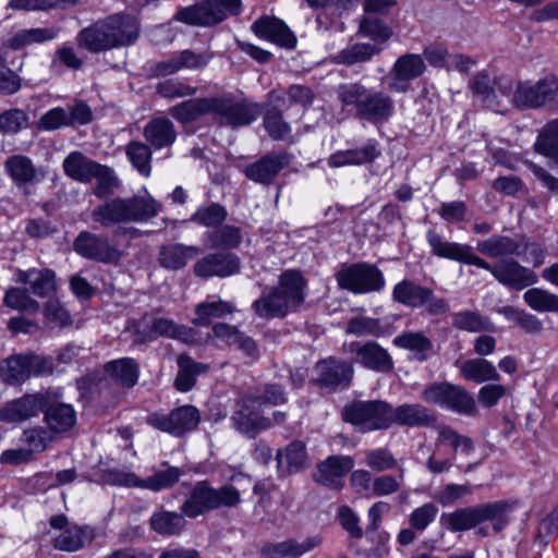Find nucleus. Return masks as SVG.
I'll use <instances>...</instances> for the list:
<instances>
[{
	"instance_id": "1",
	"label": "nucleus",
	"mask_w": 558,
	"mask_h": 558,
	"mask_svg": "<svg viewBox=\"0 0 558 558\" xmlns=\"http://www.w3.org/2000/svg\"><path fill=\"white\" fill-rule=\"evenodd\" d=\"M426 239L434 255L488 270L499 283L508 288L522 290L538 281L537 275L532 269L514 259H502L493 266L475 255L470 245L446 241L434 230L427 231Z\"/></svg>"
},
{
	"instance_id": "2",
	"label": "nucleus",
	"mask_w": 558,
	"mask_h": 558,
	"mask_svg": "<svg viewBox=\"0 0 558 558\" xmlns=\"http://www.w3.org/2000/svg\"><path fill=\"white\" fill-rule=\"evenodd\" d=\"M306 284L301 271L284 270L279 276L278 286L265 288L262 295L253 302L252 308L262 318H282L303 304Z\"/></svg>"
},
{
	"instance_id": "3",
	"label": "nucleus",
	"mask_w": 558,
	"mask_h": 558,
	"mask_svg": "<svg viewBox=\"0 0 558 558\" xmlns=\"http://www.w3.org/2000/svg\"><path fill=\"white\" fill-rule=\"evenodd\" d=\"M511 511L512 506L505 500L485 502L444 513L441 515V523L447 530L454 533L478 527L475 533L482 537H486L489 535V529L482 526V524L490 522L492 531L499 533L510 523Z\"/></svg>"
},
{
	"instance_id": "4",
	"label": "nucleus",
	"mask_w": 558,
	"mask_h": 558,
	"mask_svg": "<svg viewBox=\"0 0 558 558\" xmlns=\"http://www.w3.org/2000/svg\"><path fill=\"white\" fill-rule=\"evenodd\" d=\"M337 97L343 107H353L360 120L372 124L388 122L396 111L391 96L357 82L340 84L337 87Z\"/></svg>"
},
{
	"instance_id": "5",
	"label": "nucleus",
	"mask_w": 558,
	"mask_h": 558,
	"mask_svg": "<svg viewBox=\"0 0 558 558\" xmlns=\"http://www.w3.org/2000/svg\"><path fill=\"white\" fill-rule=\"evenodd\" d=\"M161 205L151 196L114 197L96 206L90 217L102 228L144 222L156 217Z\"/></svg>"
},
{
	"instance_id": "6",
	"label": "nucleus",
	"mask_w": 558,
	"mask_h": 558,
	"mask_svg": "<svg viewBox=\"0 0 558 558\" xmlns=\"http://www.w3.org/2000/svg\"><path fill=\"white\" fill-rule=\"evenodd\" d=\"M241 501V492L233 485L216 488L203 480L191 486L180 510L185 517L196 519L220 508H235Z\"/></svg>"
},
{
	"instance_id": "7",
	"label": "nucleus",
	"mask_w": 558,
	"mask_h": 558,
	"mask_svg": "<svg viewBox=\"0 0 558 558\" xmlns=\"http://www.w3.org/2000/svg\"><path fill=\"white\" fill-rule=\"evenodd\" d=\"M262 113L258 104L232 96H215L211 104V117L221 126L239 129L252 124Z\"/></svg>"
},
{
	"instance_id": "8",
	"label": "nucleus",
	"mask_w": 558,
	"mask_h": 558,
	"mask_svg": "<svg viewBox=\"0 0 558 558\" xmlns=\"http://www.w3.org/2000/svg\"><path fill=\"white\" fill-rule=\"evenodd\" d=\"M421 398L433 405L451 410L463 415H474L476 403L471 392L464 387L448 381H436L427 385Z\"/></svg>"
},
{
	"instance_id": "9",
	"label": "nucleus",
	"mask_w": 558,
	"mask_h": 558,
	"mask_svg": "<svg viewBox=\"0 0 558 558\" xmlns=\"http://www.w3.org/2000/svg\"><path fill=\"white\" fill-rule=\"evenodd\" d=\"M343 420L366 433L390 427V404L381 400L353 401L342 411Z\"/></svg>"
},
{
	"instance_id": "10",
	"label": "nucleus",
	"mask_w": 558,
	"mask_h": 558,
	"mask_svg": "<svg viewBox=\"0 0 558 558\" xmlns=\"http://www.w3.org/2000/svg\"><path fill=\"white\" fill-rule=\"evenodd\" d=\"M336 281L340 289L354 294L379 292L386 284L383 271L364 262L342 266L336 274Z\"/></svg>"
},
{
	"instance_id": "11",
	"label": "nucleus",
	"mask_w": 558,
	"mask_h": 558,
	"mask_svg": "<svg viewBox=\"0 0 558 558\" xmlns=\"http://www.w3.org/2000/svg\"><path fill=\"white\" fill-rule=\"evenodd\" d=\"M241 11V0H208L179 10L173 19L193 26H211L236 15Z\"/></svg>"
},
{
	"instance_id": "12",
	"label": "nucleus",
	"mask_w": 558,
	"mask_h": 558,
	"mask_svg": "<svg viewBox=\"0 0 558 558\" xmlns=\"http://www.w3.org/2000/svg\"><path fill=\"white\" fill-rule=\"evenodd\" d=\"M558 97V77L547 75L535 83L518 82L511 105L518 109H538Z\"/></svg>"
},
{
	"instance_id": "13",
	"label": "nucleus",
	"mask_w": 558,
	"mask_h": 558,
	"mask_svg": "<svg viewBox=\"0 0 558 558\" xmlns=\"http://www.w3.org/2000/svg\"><path fill=\"white\" fill-rule=\"evenodd\" d=\"M73 250L82 257L102 264L117 265L122 252L110 243L108 236L81 231L73 242Z\"/></svg>"
},
{
	"instance_id": "14",
	"label": "nucleus",
	"mask_w": 558,
	"mask_h": 558,
	"mask_svg": "<svg viewBox=\"0 0 558 558\" xmlns=\"http://www.w3.org/2000/svg\"><path fill=\"white\" fill-rule=\"evenodd\" d=\"M199 421V411L193 405L179 407L168 414L156 412L147 416L148 425L177 437L196 428Z\"/></svg>"
},
{
	"instance_id": "15",
	"label": "nucleus",
	"mask_w": 558,
	"mask_h": 558,
	"mask_svg": "<svg viewBox=\"0 0 558 558\" xmlns=\"http://www.w3.org/2000/svg\"><path fill=\"white\" fill-rule=\"evenodd\" d=\"M92 121L90 108L80 101L73 106L54 107L45 112L37 122L40 131L51 132L62 128L84 125Z\"/></svg>"
},
{
	"instance_id": "16",
	"label": "nucleus",
	"mask_w": 558,
	"mask_h": 558,
	"mask_svg": "<svg viewBox=\"0 0 558 558\" xmlns=\"http://www.w3.org/2000/svg\"><path fill=\"white\" fill-rule=\"evenodd\" d=\"M314 371L316 385L329 391L349 387L353 376L349 362L332 356L318 361Z\"/></svg>"
},
{
	"instance_id": "17",
	"label": "nucleus",
	"mask_w": 558,
	"mask_h": 558,
	"mask_svg": "<svg viewBox=\"0 0 558 558\" xmlns=\"http://www.w3.org/2000/svg\"><path fill=\"white\" fill-rule=\"evenodd\" d=\"M47 407V393H26L0 408V422L22 423L37 416Z\"/></svg>"
},
{
	"instance_id": "18",
	"label": "nucleus",
	"mask_w": 558,
	"mask_h": 558,
	"mask_svg": "<svg viewBox=\"0 0 558 558\" xmlns=\"http://www.w3.org/2000/svg\"><path fill=\"white\" fill-rule=\"evenodd\" d=\"M240 269L239 256L230 252L209 253L198 259L193 267L195 276L203 279L230 277L239 274Z\"/></svg>"
},
{
	"instance_id": "19",
	"label": "nucleus",
	"mask_w": 558,
	"mask_h": 558,
	"mask_svg": "<svg viewBox=\"0 0 558 558\" xmlns=\"http://www.w3.org/2000/svg\"><path fill=\"white\" fill-rule=\"evenodd\" d=\"M3 168L12 183L24 191L45 179L44 170L36 167L26 155L14 154L9 156L3 162Z\"/></svg>"
},
{
	"instance_id": "20",
	"label": "nucleus",
	"mask_w": 558,
	"mask_h": 558,
	"mask_svg": "<svg viewBox=\"0 0 558 558\" xmlns=\"http://www.w3.org/2000/svg\"><path fill=\"white\" fill-rule=\"evenodd\" d=\"M350 352L354 354L355 362L367 369L377 373H389L393 369L391 355L375 341L352 342Z\"/></svg>"
},
{
	"instance_id": "21",
	"label": "nucleus",
	"mask_w": 558,
	"mask_h": 558,
	"mask_svg": "<svg viewBox=\"0 0 558 558\" xmlns=\"http://www.w3.org/2000/svg\"><path fill=\"white\" fill-rule=\"evenodd\" d=\"M288 165L289 157L287 154L269 153L247 165L243 172L248 180L255 183L270 185Z\"/></svg>"
},
{
	"instance_id": "22",
	"label": "nucleus",
	"mask_w": 558,
	"mask_h": 558,
	"mask_svg": "<svg viewBox=\"0 0 558 558\" xmlns=\"http://www.w3.org/2000/svg\"><path fill=\"white\" fill-rule=\"evenodd\" d=\"M251 29L258 38L268 40L280 47L293 49L296 45L294 34L279 19L262 16L252 24Z\"/></svg>"
},
{
	"instance_id": "23",
	"label": "nucleus",
	"mask_w": 558,
	"mask_h": 558,
	"mask_svg": "<svg viewBox=\"0 0 558 558\" xmlns=\"http://www.w3.org/2000/svg\"><path fill=\"white\" fill-rule=\"evenodd\" d=\"M354 463L347 456H331L317 465L314 478L317 483L340 489L343 486V477L352 470Z\"/></svg>"
},
{
	"instance_id": "24",
	"label": "nucleus",
	"mask_w": 558,
	"mask_h": 558,
	"mask_svg": "<svg viewBox=\"0 0 558 558\" xmlns=\"http://www.w3.org/2000/svg\"><path fill=\"white\" fill-rule=\"evenodd\" d=\"M112 27L107 26L104 20L99 21L77 34V45L94 53L117 48V38L109 33Z\"/></svg>"
},
{
	"instance_id": "25",
	"label": "nucleus",
	"mask_w": 558,
	"mask_h": 558,
	"mask_svg": "<svg viewBox=\"0 0 558 558\" xmlns=\"http://www.w3.org/2000/svg\"><path fill=\"white\" fill-rule=\"evenodd\" d=\"M257 404L252 397H244L239 409L232 415L234 426L251 437H254L258 430L270 426V421L259 415L255 410Z\"/></svg>"
},
{
	"instance_id": "26",
	"label": "nucleus",
	"mask_w": 558,
	"mask_h": 558,
	"mask_svg": "<svg viewBox=\"0 0 558 558\" xmlns=\"http://www.w3.org/2000/svg\"><path fill=\"white\" fill-rule=\"evenodd\" d=\"M380 155L378 144L374 140L367 141L362 147L338 150L329 156L327 163L331 168L344 166H361L373 162Z\"/></svg>"
},
{
	"instance_id": "27",
	"label": "nucleus",
	"mask_w": 558,
	"mask_h": 558,
	"mask_svg": "<svg viewBox=\"0 0 558 558\" xmlns=\"http://www.w3.org/2000/svg\"><path fill=\"white\" fill-rule=\"evenodd\" d=\"M435 415L420 403H404L392 408L390 405V427L393 424L408 427H423L433 424Z\"/></svg>"
},
{
	"instance_id": "28",
	"label": "nucleus",
	"mask_w": 558,
	"mask_h": 558,
	"mask_svg": "<svg viewBox=\"0 0 558 558\" xmlns=\"http://www.w3.org/2000/svg\"><path fill=\"white\" fill-rule=\"evenodd\" d=\"M323 543L320 535H313L300 542L295 538H288L278 543H266L262 553L267 556H279L282 558H300L302 555L319 547Z\"/></svg>"
},
{
	"instance_id": "29",
	"label": "nucleus",
	"mask_w": 558,
	"mask_h": 558,
	"mask_svg": "<svg viewBox=\"0 0 558 558\" xmlns=\"http://www.w3.org/2000/svg\"><path fill=\"white\" fill-rule=\"evenodd\" d=\"M198 254L199 248L196 246L167 244L159 248L158 262L165 269L177 271L184 268L187 262Z\"/></svg>"
},
{
	"instance_id": "30",
	"label": "nucleus",
	"mask_w": 558,
	"mask_h": 558,
	"mask_svg": "<svg viewBox=\"0 0 558 558\" xmlns=\"http://www.w3.org/2000/svg\"><path fill=\"white\" fill-rule=\"evenodd\" d=\"M17 281L28 284L32 292L39 298H46L56 290V274L49 268L19 270Z\"/></svg>"
},
{
	"instance_id": "31",
	"label": "nucleus",
	"mask_w": 558,
	"mask_h": 558,
	"mask_svg": "<svg viewBox=\"0 0 558 558\" xmlns=\"http://www.w3.org/2000/svg\"><path fill=\"white\" fill-rule=\"evenodd\" d=\"M98 163L95 160L89 159L81 151L70 153L62 162L64 173L81 183H89L95 177V171L98 169Z\"/></svg>"
},
{
	"instance_id": "32",
	"label": "nucleus",
	"mask_w": 558,
	"mask_h": 558,
	"mask_svg": "<svg viewBox=\"0 0 558 558\" xmlns=\"http://www.w3.org/2000/svg\"><path fill=\"white\" fill-rule=\"evenodd\" d=\"M143 135L156 149L171 146L177 138L174 124L167 118H154L144 128Z\"/></svg>"
},
{
	"instance_id": "33",
	"label": "nucleus",
	"mask_w": 558,
	"mask_h": 558,
	"mask_svg": "<svg viewBox=\"0 0 558 558\" xmlns=\"http://www.w3.org/2000/svg\"><path fill=\"white\" fill-rule=\"evenodd\" d=\"M106 25L112 27V33L117 38L114 44L117 48L130 46L135 43L140 33L137 20L129 14H114L104 20Z\"/></svg>"
},
{
	"instance_id": "34",
	"label": "nucleus",
	"mask_w": 558,
	"mask_h": 558,
	"mask_svg": "<svg viewBox=\"0 0 558 558\" xmlns=\"http://www.w3.org/2000/svg\"><path fill=\"white\" fill-rule=\"evenodd\" d=\"M179 367L174 379V387L181 392H187L196 384V377L209 371V365L194 361L190 355L182 353L177 357Z\"/></svg>"
},
{
	"instance_id": "35",
	"label": "nucleus",
	"mask_w": 558,
	"mask_h": 558,
	"mask_svg": "<svg viewBox=\"0 0 558 558\" xmlns=\"http://www.w3.org/2000/svg\"><path fill=\"white\" fill-rule=\"evenodd\" d=\"M535 153L548 159L551 168H558V119L547 122L538 132L534 143Z\"/></svg>"
},
{
	"instance_id": "36",
	"label": "nucleus",
	"mask_w": 558,
	"mask_h": 558,
	"mask_svg": "<svg viewBox=\"0 0 558 558\" xmlns=\"http://www.w3.org/2000/svg\"><path fill=\"white\" fill-rule=\"evenodd\" d=\"M522 243L507 235L494 234L488 239L478 241L476 250L492 258L521 255Z\"/></svg>"
},
{
	"instance_id": "37",
	"label": "nucleus",
	"mask_w": 558,
	"mask_h": 558,
	"mask_svg": "<svg viewBox=\"0 0 558 558\" xmlns=\"http://www.w3.org/2000/svg\"><path fill=\"white\" fill-rule=\"evenodd\" d=\"M45 422L53 433H64L72 428L76 422V413L72 405L66 403L49 402L47 395V407L43 410Z\"/></svg>"
},
{
	"instance_id": "38",
	"label": "nucleus",
	"mask_w": 558,
	"mask_h": 558,
	"mask_svg": "<svg viewBox=\"0 0 558 558\" xmlns=\"http://www.w3.org/2000/svg\"><path fill=\"white\" fill-rule=\"evenodd\" d=\"M393 344L414 352V357L418 362L426 361L434 353L433 341L422 331H404L393 338Z\"/></svg>"
},
{
	"instance_id": "39",
	"label": "nucleus",
	"mask_w": 558,
	"mask_h": 558,
	"mask_svg": "<svg viewBox=\"0 0 558 558\" xmlns=\"http://www.w3.org/2000/svg\"><path fill=\"white\" fill-rule=\"evenodd\" d=\"M460 374L465 380L476 384L500 380V374L496 366L490 361L483 357H474L464 361L460 366Z\"/></svg>"
},
{
	"instance_id": "40",
	"label": "nucleus",
	"mask_w": 558,
	"mask_h": 558,
	"mask_svg": "<svg viewBox=\"0 0 558 558\" xmlns=\"http://www.w3.org/2000/svg\"><path fill=\"white\" fill-rule=\"evenodd\" d=\"M235 312L233 303L216 300L205 301L198 303L194 308L195 317L192 319V324L201 327H208L213 319L223 318Z\"/></svg>"
},
{
	"instance_id": "41",
	"label": "nucleus",
	"mask_w": 558,
	"mask_h": 558,
	"mask_svg": "<svg viewBox=\"0 0 558 558\" xmlns=\"http://www.w3.org/2000/svg\"><path fill=\"white\" fill-rule=\"evenodd\" d=\"M211 104L213 97L194 98L171 107L169 113L175 120L187 123L205 114L211 116Z\"/></svg>"
},
{
	"instance_id": "42",
	"label": "nucleus",
	"mask_w": 558,
	"mask_h": 558,
	"mask_svg": "<svg viewBox=\"0 0 558 558\" xmlns=\"http://www.w3.org/2000/svg\"><path fill=\"white\" fill-rule=\"evenodd\" d=\"M470 88L474 96H476L487 108L501 112L504 110V101L496 95L494 88V81L489 75L482 71L475 74L470 82Z\"/></svg>"
},
{
	"instance_id": "43",
	"label": "nucleus",
	"mask_w": 558,
	"mask_h": 558,
	"mask_svg": "<svg viewBox=\"0 0 558 558\" xmlns=\"http://www.w3.org/2000/svg\"><path fill=\"white\" fill-rule=\"evenodd\" d=\"M106 373L118 385L133 387L138 379L140 366L131 357L110 361L105 366Z\"/></svg>"
},
{
	"instance_id": "44",
	"label": "nucleus",
	"mask_w": 558,
	"mask_h": 558,
	"mask_svg": "<svg viewBox=\"0 0 558 558\" xmlns=\"http://www.w3.org/2000/svg\"><path fill=\"white\" fill-rule=\"evenodd\" d=\"M149 320L156 339L162 337L185 343L194 341L195 331L191 327L177 324L174 320L166 317H153Z\"/></svg>"
},
{
	"instance_id": "45",
	"label": "nucleus",
	"mask_w": 558,
	"mask_h": 558,
	"mask_svg": "<svg viewBox=\"0 0 558 558\" xmlns=\"http://www.w3.org/2000/svg\"><path fill=\"white\" fill-rule=\"evenodd\" d=\"M381 50L383 48L376 44L355 43L339 51L333 57V62L345 65L364 63L369 61L374 56L379 54Z\"/></svg>"
},
{
	"instance_id": "46",
	"label": "nucleus",
	"mask_w": 558,
	"mask_h": 558,
	"mask_svg": "<svg viewBox=\"0 0 558 558\" xmlns=\"http://www.w3.org/2000/svg\"><path fill=\"white\" fill-rule=\"evenodd\" d=\"M278 468L288 473H295L307 465L305 445L301 441H293L284 449L277 452Z\"/></svg>"
},
{
	"instance_id": "47",
	"label": "nucleus",
	"mask_w": 558,
	"mask_h": 558,
	"mask_svg": "<svg viewBox=\"0 0 558 558\" xmlns=\"http://www.w3.org/2000/svg\"><path fill=\"white\" fill-rule=\"evenodd\" d=\"M59 34L56 27H36L21 29L8 39L7 46L13 50L22 49L33 44H41L54 39Z\"/></svg>"
},
{
	"instance_id": "48",
	"label": "nucleus",
	"mask_w": 558,
	"mask_h": 558,
	"mask_svg": "<svg viewBox=\"0 0 558 558\" xmlns=\"http://www.w3.org/2000/svg\"><path fill=\"white\" fill-rule=\"evenodd\" d=\"M184 517L182 511L179 513L175 511L160 510L151 515L149 524L151 530L160 535H178L185 527L186 521Z\"/></svg>"
},
{
	"instance_id": "49",
	"label": "nucleus",
	"mask_w": 558,
	"mask_h": 558,
	"mask_svg": "<svg viewBox=\"0 0 558 558\" xmlns=\"http://www.w3.org/2000/svg\"><path fill=\"white\" fill-rule=\"evenodd\" d=\"M427 289L412 280L403 279L393 287L392 300L407 307L420 308Z\"/></svg>"
},
{
	"instance_id": "50",
	"label": "nucleus",
	"mask_w": 558,
	"mask_h": 558,
	"mask_svg": "<svg viewBox=\"0 0 558 558\" xmlns=\"http://www.w3.org/2000/svg\"><path fill=\"white\" fill-rule=\"evenodd\" d=\"M452 326L462 331L482 332L492 331L494 325L487 316H483L476 311H460L451 315Z\"/></svg>"
},
{
	"instance_id": "51",
	"label": "nucleus",
	"mask_w": 558,
	"mask_h": 558,
	"mask_svg": "<svg viewBox=\"0 0 558 558\" xmlns=\"http://www.w3.org/2000/svg\"><path fill=\"white\" fill-rule=\"evenodd\" d=\"M357 34L380 46L391 38L392 28L380 19L365 14L360 19Z\"/></svg>"
},
{
	"instance_id": "52",
	"label": "nucleus",
	"mask_w": 558,
	"mask_h": 558,
	"mask_svg": "<svg viewBox=\"0 0 558 558\" xmlns=\"http://www.w3.org/2000/svg\"><path fill=\"white\" fill-rule=\"evenodd\" d=\"M242 242V232L239 227L225 225L206 233V243L210 248L231 250Z\"/></svg>"
},
{
	"instance_id": "53",
	"label": "nucleus",
	"mask_w": 558,
	"mask_h": 558,
	"mask_svg": "<svg viewBox=\"0 0 558 558\" xmlns=\"http://www.w3.org/2000/svg\"><path fill=\"white\" fill-rule=\"evenodd\" d=\"M25 355H13L0 364V377L8 385H20L29 378Z\"/></svg>"
},
{
	"instance_id": "54",
	"label": "nucleus",
	"mask_w": 558,
	"mask_h": 558,
	"mask_svg": "<svg viewBox=\"0 0 558 558\" xmlns=\"http://www.w3.org/2000/svg\"><path fill=\"white\" fill-rule=\"evenodd\" d=\"M166 469L158 470L150 476L141 480L140 487L150 489L154 492H160L172 487L179 482L183 475V471L177 466H170L166 462L162 463Z\"/></svg>"
},
{
	"instance_id": "55",
	"label": "nucleus",
	"mask_w": 558,
	"mask_h": 558,
	"mask_svg": "<svg viewBox=\"0 0 558 558\" xmlns=\"http://www.w3.org/2000/svg\"><path fill=\"white\" fill-rule=\"evenodd\" d=\"M125 154L132 166L141 174L145 177L150 175L153 151L149 145L140 141H131L125 147Z\"/></svg>"
},
{
	"instance_id": "56",
	"label": "nucleus",
	"mask_w": 558,
	"mask_h": 558,
	"mask_svg": "<svg viewBox=\"0 0 558 558\" xmlns=\"http://www.w3.org/2000/svg\"><path fill=\"white\" fill-rule=\"evenodd\" d=\"M524 302L536 312L558 313V295L542 288H531L523 294Z\"/></svg>"
},
{
	"instance_id": "57",
	"label": "nucleus",
	"mask_w": 558,
	"mask_h": 558,
	"mask_svg": "<svg viewBox=\"0 0 558 558\" xmlns=\"http://www.w3.org/2000/svg\"><path fill=\"white\" fill-rule=\"evenodd\" d=\"M437 444L451 447L453 454L459 450H461L462 453L469 454L475 449L474 442L470 437L459 434L450 426H440L438 428Z\"/></svg>"
},
{
	"instance_id": "58",
	"label": "nucleus",
	"mask_w": 558,
	"mask_h": 558,
	"mask_svg": "<svg viewBox=\"0 0 558 558\" xmlns=\"http://www.w3.org/2000/svg\"><path fill=\"white\" fill-rule=\"evenodd\" d=\"M228 216L225 206L218 203H211L208 206H202L192 215L191 221L207 228L220 226Z\"/></svg>"
},
{
	"instance_id": "59",
	"label": "nucleus",
	"mask_w": 558,
	"mask_h": 558,
	"mask_svg": "<svg viewBox=\"0 0 558 558\" xmlns=\"http://www.w3.org/2000/svg\"><path fill=\"white\" fill-rule=\"evenodd\" d=\"M392 68L393 71L401 73L410 81L422 76L426 70L423 57L416 53H405L400 56L393 63Z\"/></svg>"
},
{
	"instance_id": "60",
	"label": "nucleus",
	"mask_w": 558,
	"mask_h": 558,
	"mask_svg": "<svg viewBox=\"0 0 558 558\" xmlns=\"http://www.w3.org/2000/svg\"><path fill=\"white\" fill-rule=\"evenodd\" d=\"M93 180L97 181L96 185L93 187V194L98 198L110 196L119 186V180L113 170L105 165L98 166Z\"/></svg>"
},
{
	"instance_id": "61",
	"label": "nucleus",
	"mask_w": 558,
	"mask_h": 558,
	"mask_svg": "<svg viewBox=\"0 0 558 558\" xmlns=\"http://www.w3.org/2000/svg\"><path fill=\"white\" fill-rule=\"evenodd\" d=\"M85 537L84 529L78 526L69 527L53 539V546L56 549L63 551H76L84 547Z\"/></svg>"
},
{
	"instance_id": "62",
	"label": "nucleus",
	"mask_w": 558,
	"mask_h": 558,
	"mask_svg": "<svg viewBox=\"0 0 558 558\" xmlns=\"http://www.w3.org/2000/svg\"><path fill=\"white\" fill-rule=\"evenodd\" d=\"M263 124L268 135L275 141H284L290 135V125L277 109H270L265 113Z\"/></svg>"
},
{
	"instance_id": "63",
	"label": "nucleus",
	"mask_w": 558,
	"mask_h": 558,
	"mask_svg": "<svg viewBox=\"0 0 558 558\" xmlns=\"http://www.w3.org/2000/svg\"><path fill=\"white\" fill-rule=\"evenodd\" d=\"M28 126L27 113L19 108H12L0 113V133L17 134Z\"/></svg>"
},
{
	"instance_id": "64",
	"label": "nucleus",
	"mask_w": 558,
	"mask_h": 558,
	"mask_svg": "<svg viewBox=\"0 0 558 558\" xmlns=\"http://www.w3.org/2000/svg\"><path fill=\"white\" fill-rule=\"evenodd\" d=\"M347 332L355 336H374L379 337L385 333V329L380 322L372 317H354L350 319L347 326Z\"/></svg>"
}]
</instances>
